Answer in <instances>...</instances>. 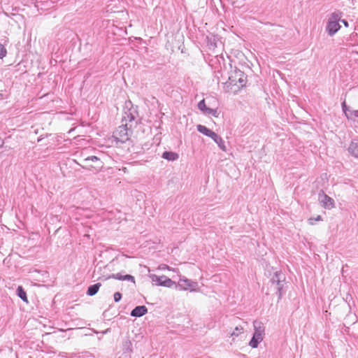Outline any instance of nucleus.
I'll list each match as a JSON object with an SVG mask.
<instances>
[{"instance_id": "nucleus-9", "label": "nucleus", "mask_w": 358, "mask_h": 358, "mask_svg": "<svg viewBox=\"0 0 358 358\" xmlns=\"http://www.w3.org/2000/svg\"><path fill=\"white\" fill-rule=\"evenodd\" d=\"M162 157L169 161L176 160L179 156L177 153L173 152H164L162 155Z\"/></svg>"}, {"instance_id": "nucleus-11", "label": "nucleus", "mask_w": 358, "mask_h": 358, "mask_svg": "<svg viewBox=\"0 0 358 358\" xmlns=\"http://www.w3.org/2000/svg\"><path fill=\"white\" fill-rule=\"evenodd\" d=\"M243 327L241 326L236 327L232 333L230 334V337L232 338V341L234 342L236 338L238 337L240 335L243 334Z\"/></svg>"}, {"instance_id": "nucleus-15", "label": "nucleus", "mask_w": 358, "mask_h": 358, "mask_svg": "<svg viewBox=\"0 0 358 358\" xmlns=\"http://www.w3.org/2000/svg\"><path fill=\"white\" fill-rule=\"evenodd\" d=\"M17 294H18L19 297L21 299H22L24 301H25L27 303L28 302L27 294H26L25 291L23 289L22 287L19 286L17 287Z\"/></svg>"}, {"instance_id": "nucleus-5", "label": "nucleus", "mask_w": 358, "mask_h": 358, "mask_svg": "<svg viewBox=\"0 0 358 358\" xmlns=\"http://www.w3.org/2000/svg\"><path fill=\"white\" fill-rule=\"evenodd\" d=\"M197 129L199 132L202 133L203 134L207 136H209L211 138H213L216 143H217L219 144V145L221 147V148L225 151L226 149H225V146L223 145L222 146L220 143H219V141L222 142V139L221 138H220L217 134H215L214 131H213L212 130L208 129L205 126H203V125H198L197 126Z\"/></svg>"}, {"instance_id": "nucleus-10", "label": "nucleus", "mask_w": 358, "mask_h": 358, "mask_svg": "<svg viewBox=\"0 0 358 358\" xmlns=\"http://www.w3.org/2000/svg\"><path fill=\"white\" fill-rule=\"evenodd\" d=\"M101 286V284L99 282L90 286L88 287L87 294L90 296H93V295L96 294L98 292Z\"/></svg>"}, {"instance_id": "nucleus-2", "label": "nucleus", "mask_w": 358, "mask_h": 358, "mask_svg": "<svg viewBox=\"0 0 358 358\" xmlns=\"http://www.w3.org/2000/svg\"><path fill=\"white\" fill-rule=\"evenodd\" d=\"M254 327H255V334L252 336V338L250 341L249 345L253 348H255L257 347L258 344L262 341L264 338V328L263 327V324L260 322H254Z\"/></svg>"}, {"instance_id": "nucleus-12", "label": "nucleus", "mask_w": 358, "mask_h": 358, "mask_svg": "<svg viewBox=\"0 0 358 358\" xmlns=\"http://www.w3.org/2000/svg\"><path fill=\"white\" fill-rule=\"evenodd\" d=\"M157 282L160 285L169 287H171L174 284V282L172 281L170 278H165V279L162 280V277L157 279Z\"/></svg>"}, {"instance_id": "nucleus-17", "label": "nucleus", "mask_w": 358, "mask_h": 358, "mask_svg": "<svg viewBox=\"0 0 358 358\" xmlns=\"http://www.w3.org/2000/svg\"><path fill=\"white\" fill-rule=\"evenodd\" d=\"M322 218L320 215H317L316 217H310L308 219V223L311 225L314 224L315 221H321Z\"/></svg>"}, {"instance_id": "nucleus-4", "label": "nucleus", "mask_w": 358, "mask_h": 358, "mask_svg": "<svg viewBox=\"0 0 358 358\" xmlns=\"http://www.w3.org/2000/svg\"><path fill=\"white\" fill-rule=\"evenodd\" d=\"M83 164V166L89 170L97 171L103 166V162L99 158L95 156L89 157L85 159Z\"/></svg>"}, {"instance_id": "nucleus-7", "label": "nucleus", "mask_w": 358, "mask_h": 358, "mask_svg": "<svg viewBox=\"0 0 358 358\" xmlns=\"http://www.w3.org/2000/svg\"><path fill=\"white\" fill-rule=\"evenodd\" d=\"M198 108H199V110L203 111L204 113H206L208 115H212L214 117L218 116V113L215 109H212V108H209L206 107L204 99L201 100L199 103Z\"/></svg>"}, {"instance_id": "nucleus-8", "label": "nucleus", "mask_w": 358, "mask_h": 358, "mask_svg": "<svg viewBox=\"0 0 358 358\" xmlns=\"http://www.w3.org/2000/svg\"><path fill=\"white\" fill-rule=\"evenodd\" d=\"M148 312V309L145 306H136L131 313L133 317H141Z\"/></svg>"}, {"instance_id": "nucleus-19", "label": "nucleus", "mask_w": 358, "mask_h": 358, "mask_svg": "<svg viewBox=\"0 0 358 358\" xmlns=\"http://www.w3.org/2000/svg\"><path fill=\"white\" fill-rule=\"evenodd\" d=\"M341 22L343 23V24H344L346 27H348V22H347V21H345V20H342Z\"/></svg>"}, {"instance_id": "nucleus-3", "label": "nucleus", "mask_w": 358, "mask_h": 358, "mask_svg": "<svg viewBox=\"0 0 358 358\" xmlns=\"http://www.w3.org/2000/svg\"><path fill=\"white\" fill-rule=\"evenodd\" d=\"M341 17V15L339 13H333L329 17L327 30L330 36L334 35L341 29V25L339 24Z\"/></svg>"}, {"instance_id": "nucleus-6", "label": "nucleus", "mask_w": 358, "mask_h": 358, "mask_svg": "<svg viewBox=\"0 0 358 358\" xmlns=\"http://www.w3.org/2000/svg\"><path fill=\"white\" fill-rule=\"evenodd\" d=\"M319 201L321 205L327 209H331L334 208V201L332 198L329 197L324 192L319 194Z\"/></svg>"}, {"instance_id": "nucleus-14", "label": "nucleus", "mask_w": 358, "mask_h": 358, "mask_svg": "<svg viewBox=\"0 0 358 358\" xmlns=\"http://www.w3.org/2000/svg\"><path fill=\"white\" fill-rule=\"evenodd\" d=\"M349 151L353 156L358 157V144L354 143H351L349 147Z\"/></svg>"}, {"instance_id": "nucleus-13", "label": "nucleus", "mask_w": 358, "mask_h": 358, "mask_svg": "<svg viewBox=\"0 0 358 358\" xmlns=\"http://www.w3.org/2000/svg\"><path fill=\"white\" fill-rule=\"evenodd\" d=\"M114 278V279H117V280H131L134 281V277L131 276V275H122L120 273H116V274L112 275L111 276L109 277V278Z\"/></svg>"}, {"instance_id": "nucleus-1", "label": "nucleus", "mask_w": 358, "mask_h": 358, "mask_svg": "<svg viewBox=\"0 0 358 358\" xmlns=\"http://www.w3.org/2000/svg\"><path fill=\"white\" fill-rule=\"evenodd\" d=\"M247 76L241 70L234 69L230 72L229 79L225 83L228 92L236 93L242 89L246 84Z\"/></svg>"}, {"instance_id": "nucleus-16", "label": "nucleus", "mask_w": 358, "mask_h": 358, "mask_svg": "<svg viewBox=\"0 0 358 358\" xmlns=\"http://www.w3.org/2000/svg\"><path fill=\"white\" fill-rule=\"evenodd\" d=\"M6 49L2 44H0V59H3V57H5L6 56Z\"/></svg>"}, {"instance_id": "nucleus-18", "label": "nucleus", "mask_w": 358, "mask_h": 358, "mask_svg": "<svg viewBox=\"0 0 358 358\" xmlns=\"http://www.w3.org/2000/svg\"><path fill=\"white\" fill-rule=\"evenodd\" d=\"M121 298L122 294L120 292H115L114 294V300L115 302H118L119 301H120Z\"/></svg>"}]
</instances>
